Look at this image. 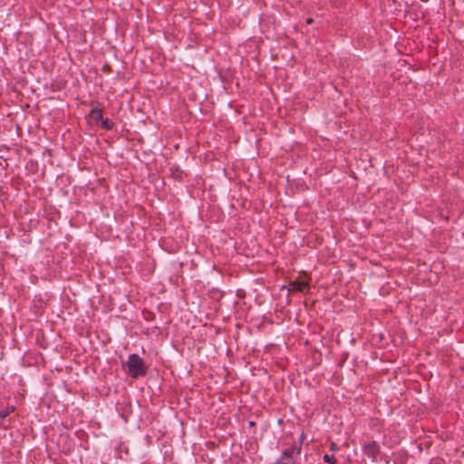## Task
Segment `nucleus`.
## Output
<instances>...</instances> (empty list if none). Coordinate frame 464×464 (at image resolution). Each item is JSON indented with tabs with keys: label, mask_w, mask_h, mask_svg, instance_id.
I'll return each instance as SVG.
<instances>
[{
	"label": "nucleus",
	"mask_w": 464,
	"mask_h": 464,
	"mask_svg": "<svg viewBox=\"0 0 464 464\" xmlns=\"http://www.w3.org/2000/svg\"><path fill=\"white\" fill-rule=\"evenodd\" d=\"M312 277L306 271L298 273L297 277L291 281L288 285H284L283 289H287L289 294L305 293L307 294L311 288Z\"/></svg>",
	"instance_id": "1"
},
{
	"label": "nucleus",
	"mask_w": 464,
	"mask_h": 464,
	"mask_svg": "<svg viewBox=\"0 0 464 464\" xmlns=\"http://www.w3.org/2000/svg\"><path fill=\"white\" fill-rule=\"evenodd\" d=\"M127 367L130 376L134 379L144 376L147 373V367L142 358L138 354H130L127 362Z\"/></svg>",
	"instance_id": "2"
},
{
	"label": "nucleus",
	"mask_w": 464,
	"mask_h": 464,
	"mask_svg": "<svg viewBox=\"0 0 464 464\" xmlns=\"http://www.w3.org/2000/svg\"><path fill=\"white\" fill-rule=\"evenodd\" d=\"M363 451L370 459H372V461H374L380 453V447L375 441H372L364 446Z\"/></svg>",
	"instance_id": "3"
},
{
	"label": "nucleus",
	"mask_w": 464,
	"mask_h": 464,
	"mask_svg": "<svg viewBox=\"0 0 464 464\" xmlns=\"http://www.w3.org/2000/svg\"><path fill=\"white\" fill-rule=\"evenodd\" d=\"M102 115H103V111L102 109H100V108H93L90 114H89V118H90V121L91 123L92 124H98L100 121H102Z\"/></svg>",
	"instance_id": "4"
},
{
	"label": "nucleus",
	"mask_w": 464,
	"mask_h": 464,
	"mask_svg": "<svg viewBox=\"0 0 464 464\" xmlns=\"http://www.w3.org/2000/svg\"><path fill=\"white\" fill-rule=\"evenodd\" d=\"M101 126H102V128H103L105 130H111L114 126V123L112 121L106 119V120H102Z\"/></svg>",
	"instance_id": "5"
},
{
	"label": "nucleus",
	"mask_w": 464,
	"mask_h": 464,
	"mask_svg": "<svg viewBox=\"0 0 464 464\" xmlns=\"http://www.w3.org/2000/svg\"><path fill=\"white\" fill-rule=\"evenodd\" d=\"M14 411V406L7 407L5 410H3V411H0V418L4 419V418H5L6 416H8L10 413H12Z\"/></svg>",
	"instance_id": "6"
},
{
	"label": "nucleus",
	"mask_w": 464,
	"mask_h": 464,
	"mask_svg": "<svg viewBox=\"0 0 464 464\" xmlns=\"http://www.w3.org/2000/svg\"><path fill=\"white\" fill-rule=\"evenodd\" d=\"M324 461L330 463V464H335L336 463V459L334 458V455L330 456L328 454L324 455Z\"/></svg>",
	"instance_id": "7"
},
{
	"label": "nucleus",
	"mask_w": 464,
	"mask_h": 464,
	"mask_svg": "<svg viewBox=\"0 0 464 464\" xmlns=\"http://www.w3.org/2000/svg\"><path fill=\"white\" fill-rule=\"evenodd\" d=\"M313 22H314L313 18H307L306 19V24H313Z\"/></svg>",
	"instance_id": "8"
},
{
	"label": "nucleus",
	"mask_w": 464,
	"mask_h": 464,
	"mask_svg": "<svg viewBox=\"0 0 464 464\" xmlns=\"http://www.w3.org/2000/svg\"><path fill=\"white\" fill-rule=\"evenodd\" d=\"M332 450H334L336 448V445L335 443H333L332 446H331Z\"/></svg>",
	"instance_id": "9"
}]
</instances>
